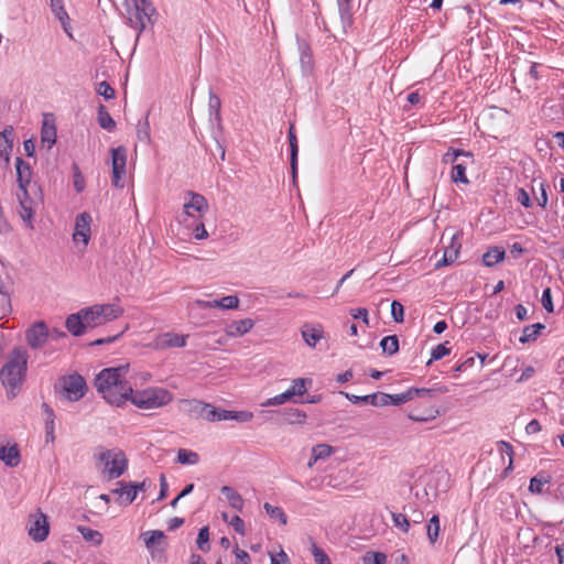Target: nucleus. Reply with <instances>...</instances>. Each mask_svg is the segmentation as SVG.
I'll use <instances>...</instances> for the list:
<instances>
[{"mask_svg": "<svg viewBox=\"0 0 564 564\" xmlns=\"http://www.w3.org/2000/svg\"><path fill=\"white\" fill-rule=\"evenodd\" d=\"M312 554L316 564H332L328 555L316 544L312 545Z\"/></svg>", "mask_w": 564, "mask_h": 564, "instance_id": "nucleus-60", "label": "nucleus"}, {"mask_svg": "<svg viewBox=\"0 0 564 564\" xmlns=\"http://www.w3.org/2000/svg\"><path fill=\"white\" fill-rule=\"evenodd\" d=\"M228 522L237 533L246 534L245 521L239 516H234Z\"/></svg>", "mask_w": 564, "mask_h": 564, "instance_id": "nucleus-64", "label": "nucleus"}, {"mask_svg": "<svg viewBox=\"0 0 564 564\" xmlns=\"http://www.w3.org/2000/svg\"><path fill=\"white\" fill-rule=\"evenodd\" d=\"M42 142L47 144V148H52L56 142V128L55 126H48L44 122L41 132Z\"/></svg>", "mask_w": 564, "mask_h": 564, "instance_id": "nucleus-46", "label": "nucleus"}, {"mask_svg": "<svg viewBox=\"0 0 564 564\" xmlns=\"http://www.w3.org/2000/svg\"><path fill=\"white\" fill-rule=\"evenodd\" d=\"M221 494L228 500L230 507L237 511H241L243 508V499L239 492H237L230 486H223L220 489Z\"/></svg>", "mask_w": 564, "mask_h": 564, "instance_id": "nucleus-33", "label": "nucleus"}, {"mask_svg": "<svg viewBox=\"0 0 564 564\" xmlns=\"http://www.w3.org/2000/svg\"><path fill=\"white\" fill-rule=\"evenodd\" d=\"M172 400L173 394L160 387L137 391L132 389L129 397V401L139 409H158L169 404Z\"/></svg>", "mask_w": 564, "mask_h": 564, "instance_id": "nucleus-3", "label": "nucleus"}, {"mask_svg": "<svg viewBox=\"0 0 564 564\" xmlns=\"http://www.w3.org/2000/svg\"><path fill=\"white\" fill-rule=\"evenodd\" d=\"M426 530H427V536H429L430 542L431 543H435L437 538H438V533H440V518H438V516L434 514L430 519Z\"/></svg>", "mask_w": 564, "mask_h": 564, "instance_id": "nucleus-48", "label": "nucleus"}, {"mask_svg": "<svg viewBox=\"0 0 564 564\" xmlns=\"http://www.w3.org/2000/svg\"><path fill=\"white\" fill-rule=\"evenodd\" d=\"M459 156H466V158L471 159L473 153L469 151L460 150V149L449 148L447 150V152L443 154L442 162L445 164H448V163L454 164Z\"/></svg>", "mask_w": 564, "mask_h": 564, "instance_id": "nucleus-41", "label": "nucleus"}, {"mask_svg": "<svg viewBox=\"0 0 564 564\" xmlns=\"http://www.w3.org/2000/svg\"><path fill=\"white\" fill-rule=\"evenodd\" d=\"M306 419V413L296 408L286 409L283 413V421L288 424H303Z\"/></svg>", "mask_w": 564, "mask_h": 564, "instance_id": "nucleus-37", "label": "nucleus"}, {"mask_svg": "<svg viewBox=\"0 0 564 564\" xmlns=\"http://www.w3.org/2000/svg\"><path fill=\"white\" fill-rule=\"evenodd\" d=\"M82 312L84 314L83 316L85 317L87 328H95L104 325L98 304L82 308Z\"/></svg>", "mask_w": 564, "mask_h": 564, "instance_id": "nucleus-29", "label": "nucleus"}, {"mask_svg": "<svg viewBox=\"0 0 564 564\" xmlns=\"http://www.w3.org/2000/svg\"><path fill=\"white\" fill-rule=\"evenodd\" d=\"M177 460L181 464L195 465L199 460V456L197 453L188 449H180L177 453Z\"/></svg>", "mask_w": 564, "mask_h": 564, "instance_id": "nucleus-49", "label": "nucleus"}, {"mask_svg": "<svg viewBox=\"0 0 564 564\" xmlns=\"http://www.w3.org/2000/svg\"><path fill=\"white\" fill-rule=\"evenodd\" d=\"M541 303H542V306L544 307V310L546 312L552 313L554 311L553 301H552V294H551V289L550 288H546L543 291L542 297H541Z\"/></svg>", "mask_w": 564, "mask_h": 564, "instance_id": "nucleus-63", "label": "nucleus"}, {"mask_svg": "<svg viewBox=\"0 0 564 564\" xmlns=\"http://www.w3.org/2000/svg\"><path fill=\"white\" fill-rule=\"evenodd\" d=\"M15 172H17V182L20 188V192L26 196L28 187L31 184L32 180V169L28 162H25L22 158L18 156L15 159Z\"/></svg>", "mask_w": 564, "mask_h": 564, "instance_id": "nucleus-13", "label": "nucleus"}, {"mask_svg": "<svg viewBox=\"0 0 564 564\" xmlns=\"http://www.w3.org/2000/svg\"><path fill=\"white\" fill-rule=\"evenodd\" d=\"M199 307L203 308H215L219 307L223 310H235L239 306V299L236 295L223 296L219 300L213 301H197Z\"/></svg>", "mask_w": 564, "mask_h": 564, "instance_id": "nucleus-17", "label": "nucleus"}, {"mask_svg": "<svg viewBox=\"0 0 564 564\" xmlns=\"http://www.w3.org/2000/svg\"><path fill=\"white\" fill-rule=\"evenodd\" d=\"M391 315L397 323H402L404 321V307L397 300L391 303Z\"/></svg>", "mask_w": 564, "mask_h": 564, "instance_id": "nucleus-58", "label": "nucleus"}, {"mask_svg": "<svg viewBox=\"0 0 564 564\" xmlns=\"http://www.w3.org/2000/svg\"><path fill=\"white\" fill-rule=\"evenodd\" d=\"M144 535H149L144 540L148 549H152L155 544H159L161 542V540L164 539V536H165L163 531H160V530L149 531V532L144 533Z\"/></svg>", "mask_w": 564, "mask_h": 564, "instance_id": "nucleus-57", "label": "nucleus"}, {"mask_svg": "<svg viewBox=\"0 0 564 564\" xmlns=\"http://www.w3.org/2000/svg\"><path fill=\"white\" fill-rule=\"evenodd\" d=\"M48 4L51 11L53 12L54 17L59 21L65 33H67L68 36L72 37L70 18L67 11L65 10L64 0H50Z\"/></svg>", "mask_w": 564, "mask_h": 564, "instance_id": "nucleus-15", "label": "nucleus"}, {"mask_svg": "<svg viewBox=\"0 0 564 564\" xmlns=\"http://www.w3.org/2000/svg\"><path fill=\"white\" fill-rule=\"evenodd\" d=\"M263 508L271 519L279 521L282 525L288 523V517L282 508L272 506L269 502H265Z\"/></svg>", "mask_w": 564, "mask_h": 564, "instance_id": "nucleus-40", "label": "nucleus"}, {"mask_svg": "<svg viewBox=\"0 0 564 564\" xmlns=\"http://www.w3.org/2000/svg\"><path fill=\"white\" fill-rule=\"evenodd\" d=\"M254 326V321L251 318H243L239 321H234L229 325L226 326L225 332L229 337H240L245 334L249 333Z\"/></svg>", "mask_w": 564, "mask_h": 564, "instance_id": "nucleus-19", "label": "nucleus"}, {"mask_svg": "<svg viewBox=\"0 0 564 564\" xmlns=\"http://www.w3.org/2000/svg\"><path fill=\"white\" fill-rule=\"evenodd\" d=\"M387 555L381 552H368L364 556V564H386Z\"/></svg>", "mask_w": 564, "mask_h": 564, "instance_id": "nucleus-56", "label": "nucleus"}, {"mask_svg": "<svg viewBox=\"0 0 564 564\" xmlns=\"http://www.w3.org/2000/svg\"><path fill=\"white\" fill-rule=\"evenodd\" d=\"M78 531L86 541L93 542L95 545L101 544L102 534L99 531L83 525L78 527Z\"/></svg>", "mask_w": 564, "mask_h": 564, "instance_id": "nucleus-44", "label": "nucleus"}, {"mask_svg": "<svg viewBox=\"0 0 564 564\" xmlns=\"http://www.w3.org/2000/svg\"><path fill=\"white\" fill-rule=\"evenodd\" d=\"M232 553L236 557V564H251V557L245 550L235 546Z\"/></svg>", "mask_w": 564, "mask_h": 564, "instance_id": "nucleus-62", "label": "nucleus"}, {"mask_svg": "<svg viewBox=\"0 0 564 564\" xmlns=\"http://www.w3.org/2000/svg\"><path fill=\"white\" fill-rule=\"evenodd\" d=\"M411 391H416L415 398H423V399H434L438 394H443L448 392V389L445 386H435L433 388H410Z\"/></svg>", "mask_w": 564, "mask_h": 564, "instance_id": "nucleus-35", "label": "nucleus"}, {"mask_svg": "<svg viewBox=\"0 0 564 564\" xmlns=\"http://www.w3.org/2000/svg\"><path fill=\"white\" fill-rule=\"evenodd\" d=\"M112 185L117 188L124 187L127 167V150L124 147L111 149Z\"/></svg>", "mask_w": 564, "mask_h": 564, "instance_id": "nucleus-8", "label": "nucleus"}, {"mask_svg": "<svg viewBox=\"0 0 564 564\" xmlns=\"http://www.w3.org/2000/svg\"><path fill=\"white\" fill-rule=\"evenodd\" d=\"M392 520L395 527L400 528L403 532H408L410 529V522L403 513H392Z\"/></svg>", "mask_w": 564, "mask_h": 564, "instance_id": "nucleus-61", "label": "nucleus"}, {"mask_svg": "<svg viewBox=\"0 0 564 564\" xmlns=\"http://www.w3.org/2000/svg\"><path fill=\"white\" fill-rule=\"evenodd\" d=\"M18 198L20 200V216L21 218L28 224L30 228H33L32 219L34 216V208L32 199L30 198L29 194L24 196L22 193L18 194Z\"/></svg>", "mask_w": 564, "mask_h": 564, "instance_id": "nucleus-26", "label": "nucleus"}, {"mask_svg": "<svg viewBox=\"0 0 564 564\" xmlns=\"http://www.w3.org/2000/svg\"><path fill=\"white\" fill-rule=\"evenodd\" d=\"M63 395L68 401L80 400L87 390V384L83 376L73 373L61 379Z\"/></svg>", "mask_w": 564, "mask_h": 564, "instance_id": "nucleus-7", "label": "nucleus"}, {"mask_svg": "<svg viewBox=\"0 0 564 564\" xmlns=\"http://www.w3.org/2000/svg\"><path fill=\"white\" fill-rule=\"evenodd\" d=\"M50 532V527L46 520V517L41 513L35 520L32 522L29 529V535L36 542L44 541Z\"/></svg>", "mask_w": 564, "mask_h": 564, "instance_id": "nucleus-16", "label": "nucleus"}, {"mask_svg": "<svg viewBox=\"0 0 564 564\" xmlns=\"http://www.w3.org/2000/svg\"><path fill=\"white\" fill-rule=\"evenodd\" d=\"M451 354V349L446 347V344H438L432 348L431 358L426 362V366L432 365V362L442 359L443 357Z\"/></svg>", "mask_w": 564, "mask_h": 564, "instance_id": "nucleus-51", "label": "nucleus"}, {"mask_svg": "<svg viewBox=\"0 0 564 564\" xmlns=\"http://www.w3.org/2000/svg\"><path fill=\"white\" fill-rule=\"evenodd\" d=\"M14 130L11 126L0 132V166L7 169L13 149Z\"/></svg>", "mask_w": 564, "mask_h": 564, "instance_id": "nucleus-12", "label": "nucleus"}, {"mask_svg": "<svg viewBox=\"0 0 564 564\" xmlns=\"http://www.w3.org/2000/svg\"><path fill=\"white\" fill-rule=\"evenodd\" d=\"M338 13L344 32L354 23L352 0H337Z\"/></svg>", "mask_w": 564, "mask_h": 564, "instance_id": "nucleus-23", "label": "nucleus"}, {"mask_svg": "<svg viewBox=\"0 0 564 564\" xmlns=\"http://www.w3.org/2000/svg\"><path fill=\"white\" fill-rule=\"evenodd\" d=\"M187 194L191 196L189 202L184 204V213L187 216H192V209L197 212L199 215L207 213L208 203L207 199L202 194L194 192H188Z\"/></svg>", "mask_w": 564, "mask_h": 564, "instance_id": "nucleus-20", "label": "nucleus"}, {"mask_svg": "<svg viewBox=\"0 0 564 564\" xmlns=\"http://www.w3.org/2000/svg\"><path fill=\"white\" fill-rule=\"evenodd\" d=\"M184 411L195 419H203L208 422H214V415L216 413V406L210 403H206L196 399L182 400Z\"/></svg>", "mask_w": 564, "mask_h": 564, "instance_id": "nucleus-9", "label": "nucleus"}, {"mask_svg": "<svg viewBox=\"0 0 564 564\" xmlns=\"http://www.w3.org/2000/svg\"><path fill=\"white\" fill-rule=\"evenodd\" d=\"M102 323L115 321L123 315V308L118 304H98Z\"/></svg>", "mask_w": 564, "mask_h": 564, "instance_id": "nucleus-28", "label": "nucleus"}, {"mask_svg": "<svg viewBox=\"0 0 564 564\" xmlns=\"http://www.w3.org/2000/svg\"><path fill=\"white\" fill-rule=\"evenodd\" d=\"M130 487H131V481L126 482L123 480H119L116 484V488L112 489L111 492L118 496L117 501L119 505H124V506L130 505V503H127V492L130 491Z\"/></svg>", "mask_w": 564, "mask_h": 564, "instance_id": "nucleus-42", "label": "nucleus"}, {"mask_svg": "<svg viewBox=\"0 0 564 564\" xmlns=\"http://www.w3.org/2000/svg\"><path fill=\"white\" fill-rule=\"evenodd\" d=\"M197 546L203 552H207L209 550V529L208 527H203L197 535L196 540Z\"/></svg>", "mask_w": 564, "mask_h": 564, "instance_id": "nucleus-54", "label": "nucleus"}, {"mask_svg": "<svg viewBox=\"0 0 564 564\" xmlns=\"http://www.w3.org/2000/svg\"><path fill=\"white\" fill-rule=\"evenodd\" d=\"M83 315L82 310H79L77 313L70 314L66 318L65 326L73 336L78 337L85 334L87 325Z\"/></svg>", "mask_w": 564, "mask_h": 564, "instance_id": "nucleus-18", "label": "nucleus"}, {"mask_svg": "<svg viewBox=\"0 0 564 564\" xmlns=\"http://www.w3.org/2000/svg\"><path fill=\"white\" fill-rule=\"evenodd\" d=\"M288 139L290 144V167L292 178L295 181L297 174V155H299V144L297 138L294 131V127L291 126L288 132Z\"/></svg>", "mask_w": 564, "mask_h": 564, "instance_id": "nucleus-24", "label": "nucleus"}, {"mask_svg": "<svg viewBox=\"0 0 564 564\" xmlns=\"http://www.w3.org/2000/svg\"><path fill=\"white\" fill-rule=\"evenodd\" d=\"M72 170H73V184H74L75 191H76V193L80 194L84 192V189L86 187L85 177H84L79 166L76 163L73 164Z\"/></svg>", "mask_w": 564, "mask_h": 564, "instance_id": "nucleus-47", "label": "nucleus"}, {"mask_svg": "<svg viewBox=\"0 0 564 564\" xmlns=\"http://www.w3.org/2000/svg\"><path fill=\"white\" fill-rule=\"evenodd\" d=\"M48 337L50 330L44 322H36L25 333L26 343L33 349L41 348Z\"/></svg>", "mask_w": 564, "mask_h": 564, "instance_id": "nucleus-10", "label": "nucleus"}, {"mask_svg": "<svg viewBox=\"0 0 564 564\" xmlns=\"http://www.w3.org/2000/svg\"><path fill=\"white\" fill-rule=\"evenodd\" d=\"M137 134H138V139L144 143H149L150 140H151V134H150V123H149V120H148V116L145 117V119L143 121H139L138 126H137Z\"/></svg>", "mask_w": 564, "mask_h": 564, "instance_id": "nucleus-50", "label": "nucleus"}, {"mask_svg": "<svg viewBox=\"0 0 564 564\" xmlns=\"http://www.w3.org/2000/svg\"><path fill=\"white\" fill-rule=\"evenodd\" d=\"M380 347L383 354L393 356L399 351V338L397 335H389L380 340Z\"/></svg>", "mask_w": 564, "mask_h": 564, "instance_id": "nucleus-39", "label": "nucleus"}, {"mask_svg": "<svg viewBox=\"0 0 564 564\" xmlns=\"http://www.w3.org/2000/svg\"><path fill=\"white\" fill-rule=\"evenodd\" d=\"M505 257L506 251L502 247H490L482 256V263L490 268L503 261Z\"/></svg>", "mask_w": 564, "mask_h": 564, "instance_id": "nucleus-30", "label": "nucleus"}, {"mask_svg": "<svg viewBox=\"0 0 564 564\" xmlns=\"http://www.w3.org/2000/svg\"><path fill=\"white\" fill-rule=\"evenodd\" d=\"M312 384V379L308 378H296L292 381V386L283 393L276 394L272 398L267 399L261 405L262 406H275L284 404L288 401L299 403L295 397H302L307 391V386Z\"/></svg>", "mask_w": 564, "mask_h": 564, "instance_id": "nucleus-6", "label": "nucleus"}, {"mask_svg": "<svg viewBox=\"0 0 564 564\" xmlns=\"http://www.w3.org/2000/svg\"><path fill=\"white\" fill-rule=\"evenodd\" d=\"M544 328H545V325L542 323H535V324L525 326L522 329V335L520 336L519 341L521 344L535 341Z\"/></svg>", "mask_w": 564, "mask_h": 564, "instance_id": "nucleus-31", "label": "nucleus"}, {"mask_svg": "<svg viewBox=\"0 0 564 564\" xmlns=\"http://www.w3.org/2000/svg\"><path fill=\"white\" fill-rule=\"evenodd\" d=\"M416 391H411L409 388L406 391L398 394H389L383 392V406L386 405H401L415 398Z\"/></svg>", "mask_w": 564, "mask_h": 564, "instance_id": "nucleus-27", "label": "nucleus"}, {"mask_svg": "<svg viewBox=\"0 0 564 564\" xmlns=\"http://www.w3.org/2000/svg\"><path fill=\"white\" fill-rule=\"evenodd\" d=\"M186 338L185 335H180L175 333H163L159 336H156L154 340V347L158 349H165L171 347H177L182 348L186 346Z\"/></svg>", "mask_w": 564, "mask_h": 564, "instance_id": "nucleus-14", "label": "nucleus"}, {"mask_svg": "<svg viewBox=\"0 0 564 564\" xmlns=\"http://www.w3.org/2000/svg\"><path fill=\"white\" fill-rule=\"evenodd\" d=\"M516 199L519 204H521L525 208H531L533 206L530 194L522 187L517 189Z\"/></svg>", "mask_w": 564, "mask_h": 564, "instance_id": "nucleus-59", "label": "nucleus"}, {"mask_svg": "<svg viewBox=\"0 0 564 564\" xmlns=\"http://www.w3.org/2000/svg\"><path fill=\"white\" fill-rule=\"evenodd\" d=\"M220 107H221V100L220 98L214 93L209 91V99H208V109L210 115H215L216 119H220Z\"/></svg>", "mask_w": 564, "mask_h": 564, "instance_id": "nucleus-52", "label": "nucleus"}, {"mask_svg": "<svg viewBox=\"0 0 564 564\" xmlns=\"http://www.w3.org/2000/svg\"><path fill=\"white\" fill-rule=\"evenodd\" d=\"M451 180L454 183L468 184L469 180L466 175V165L463 163L454 164L451 172Z\"/></svg>", "mask_w": 564, "mask_h": 564, "instance_id": "nucleus-43", "label": "nucleus"}, {"mask_svg": "<svg viewBox=\"0 0 564 564\" xmlns=\"http://www.w3.org/2000/svg\"><path fill=\"white\" fill-rule=\"evenodd\" d=\"M124 7L128 15V24L138 31V39L144 31L147 22H151V17L155 13V8L150 0H124Z\"/></svg>", "mask_w": 564, "mask_h": 564, "instance_id": "nucleus-4", "label": "nucleus"}, {"mask_svg": "<svg viewBox=\"0 0 564 564\" xmlns=\"http://www.w3.org/2000/svg\"><path fill=\"white\" fill-rule=\"evenodd\" d=\"M91 216L87 212H83L76 216L73 239L75 242L82 241L87 246L90 239Z\"/></svg>", "mask_w": 564, "mask_h": 564, "instance_id": "nucleus-11", "label": "nucleus"}, {"mask_svg": "<svg viewBox=\"0 0 564 564\" xmlns=\"http://www.w3.org/2000/svg\"><path fill=\"white\" fill-rule=\"evenodd\" d=\"M96 91L106 100H111L116 97V90L105 80L97 85Z\"/></svg>", "mask_w": 564, "mask_h": 564, "instance_id": "nucleus-55", "label": "nucleus"}, {"mask_svg": "<svg viewBox=\"0 0 564 564\" xmlns=\"http://www.w3.org/2000/svg\"><path fill=\"white\" fill-rule=\"evenodd\" d=\"M97 115L98 123L102 129L112 131L116 128V121L102 104L99 105Z\"/></svg>", "mask_w": 564, "mask_h": 564, "instance_id": "nucleus-36", "label": "nucleus"}, {"mask_svg": "<svg viewBox=\"0 0 564 564\" xmlns=\"http://www.w3.org/2000/svg\"><path fill=\"white\" fill-rule=\"evenodd\" d=\"M302 337L307 346L315 347L317 341L324 336V330L321 325L304 324L301 329Z\"/></svg>", "mask_w": 564, "mask_h": 564, "instance_id": "nucleus-22", "label": "nucleus"}, {"mask_svg": "<svg viewBox=\"0 0 564 564\" xmlns=\"http://www.w3.org/2000/svg\"><path fill=\"white\" fill-rule=\"evenodd\" d=\"M126 376V367L106 368L96 376L95 387L109 404L121 406L129 400L132 387Z\"/></svg>", "mask_w": 564, "mask_h": 564, "instance_id": "nucleus-1", "label": "nucleus"}, {"mask_svg": "<svg viewBox=\"0 0 564 564\" xmlns=\"http://www.w3.org/2000/svg\"><path fill=\"white\" fill-rule=\"evenodd\" d=\"M0 460L9 467H15L20 464V451L17 444L0 447Z\"/></svg>", "mask_w": 564, "mask_h": 564, "instance_id": "nucleus-25", "label": "nucleus"}, {"mask_svg": "<svg viewBox=\"0 0 564 564\" xmlns=\"http://www.w3.org/2000/svg\"><path fill=\"white\" fill-rule=\"evenodd\" d=\"M551 482V476L545 473H539L530 479L529 491L541 495L543 487Z\"/></svg>", "mask_w": 564, "mask_h": 564, "instance_id": "nucleus-34", "label": "nucleus"}, {"mask_svg": "<svg viewBox=\"0 0 564 564\" xmlns=\"http://www.w3.org/2000/svg\"><path fill=\"white\" fill-rule=\"evenodd\" d=\"M352 404H371L373 406H383V392H376L367 395H355L348 392H340Z\"/></svg>", "mask_w": 564, "mask_h": 564, "instance_id": "nucleus-21", "label": "nucleus"}, {"mask_svg": "<svg viewBox=\"0 0 564 564\" xmlns=\"http://www.w3.org/2000/svg\"><path fill=\"white\" fill-rule=\"evenodd\" d=\"M438 414L440 412L435 406H430L422 414L410 412L408 416L410 420L414 422H429L431 420H434Z\"/></svg>", "mask_w": 564, "mask_h": 564, "instance_id": "nucleus-45", "label": "nucleus"}, {"mask_svg": "<svg viewBox=\"0 0 564 564\" xmlns=\"http://www.w3.org/2000/svg\"><path fill=\"white\" fill-rule=\"evenodd\" d=\"M460 245H456L454 239H452V243L445 248L443 258L438 260L435 264V268H441L444 265H449L454 263L458 257Z\"/></svg>", "mask_w": 564, "mask_h": 564, "instance_id": "nucleus-32", "label": "nucleus"}, {"mask_svg": "<svg viewBox=\"0 0 564 564\" xmlns=\"http://www.w3.org/2000/svg\"><path fill=\"white\" fill-rule=\"evenodd\" d=\"M100 462L104 464V475L108 480L117 479L128 469V459L126 454L118 451H105L99 455Z\"/></svg>", "mask_w": 564, "mask_h": 564, "instance_id": "nucleus-5", "label": "nucleus"}, {"mask_svg": "<svg viewBox=\"0 0 564 564\" xmlns=\"http://www.w3.org/2000/svg\"><path fill=\"white\" fill-rule=\"evenodd\" d=\"M151 485L152 482L149 478H145L140 482L131 481L130 491L127 492V503H132L135 500L138 492H145Z\"/></svg>", "mask_w": 564, "mask_h": 564, "instance_id": "nucleus-38", "label": "nucleus"}, {"mask_svg": "<svg viewBox=\"0 0 564 564\" xmlns=\"http://www.w3.org/2000/svg\"><path fill=\"white\" fill-rule=\"evenodd\" d=\"M332 446L327 444H318L312 448L313 462L324 459L332 454Z\"/></svg>", "mask_w": 564, "mask_h": 564, "instance_id": "nucleus-53", "label": "nucleus"}, {"mask_svg": "<svg viewBox=\"0 0 564 564\" xmlns=\"http://www.w3.org/2000/svg\"><path fill=\"white\" fill-rule=\"evenodd\" d=\"M28 370V352L22 347H15L0 369V381L7 397L13 399L21 391Z\"/></svg>", "mask_w": 564, "mask_h": 564, "instance_id": "nucleus-2", "label": "nucleus"}]
</instances>
